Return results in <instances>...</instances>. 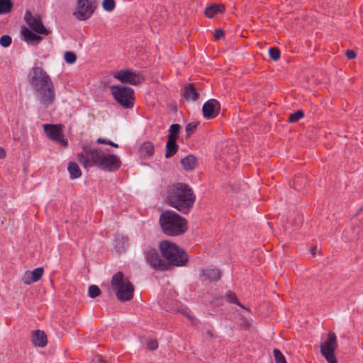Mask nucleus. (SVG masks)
<instances>
[{
    "mask_svg": "<svg viewBox=\"0 0 363 363\" xmlns=\"http://www.w3.org/2000/svg\"><path fill=\"white\" fill-rule=\"evenodd\" d=\"M65 60L68 64H73L77 60L76 55L71 51H67L65 53L64 56Z\"/></svg>",
    "mask_w": 363,
    "mask_h": 363,
    "instance_id": "31",
    "label": "nucleus"
},
{
    "mask_svg": "<svg viewBox=\"0 0 363 363\" xmlns=\"http://www.w3.org/2000/svg\"><path fill=\"white\" fill-rule=\"evenodd\" d=\"M154 152V145L150 142H145L140 146V155L143 157L151 156Z\"/></svg>",
    "mask_w": 363,
    "mask_h": 363,
    "instance_id": "22",
    "label": "nucleus"
},
{
    "mask_svg": "<svg viewBox=\"0 0 363 363\" xmlns=\"http://www.w3.org/2000/svg\"><path fill=\"white\" fill-rule=\"evenodd\" d=\"M226 298L228 300V301L230 302V303H237L239 306H240V304L239 303L237 302V298L235 296V295L231 292H228L227 294H226Z\"/></svg>",
    "mask_w": 363,
    "mask_h": 363,
    "instance_id": "39",
    "label": "nucleus"
},
{
    "mask_svg": "<svg viewBox=\"0 0 363 363\" xmlns=\"http://www.w3.org/2000/svg\"><path fill=\"white\" fill-rule=\"evenodd\" d=\"M114 78L123 83L136 85L143 81V77L130 69L117 71L113 74Z\"/></svg>",
    "mask_w": 363,
    "mask_h": 363,
    "instance_id": "13",
    "label": "nucleus"
},
{
    "mask_svg": "<svg viewBox=\"0 0 363 363\" xmlns=\"http://www.w3.org/2000/svg\"><path fill=\"white\" fill-rule=\"evenodd\" d=\"M111 286L116 292V297L121 301H129L133 296L134 288L128 279L121 272H117L113 275Z\"/></svg>",
    "mask_w": 363,
    "mask_h": 363,
    "instance_id": "5",
    "label": "nucleus"
},
{
    "mask_svg": "<svg viewBox=\"0 0 363 363\" xmlns=\"http://www.w3.org/2000/svg\"><path fill=\"white\" fill-rule=\"evenodd\" d=\"M180 130L179 124H172L169 130L168 139L177 140Z\"/></svg>",
    "mask_w": 363,
    "mask_h": 363,
    "instance_id": "26",
    "label": "nucleus"
},
{
    "mask_svg": "<svg viewBox=\"0 0 363 363\" xmlns=\"http://www.w3.org/2000/svg\"><path fill=\"white\" fill-rule=\"evenodd\" d=\"M145 253L147 262L153 268L164 269L166 267L165 263L162 260L156 250L149 248Z\"/></svg>",
    "mask_w": 363,
    "mask_h": 363,
    "instance_id": "15",
    "label": "nucleus"
},
{
    "mask_svg": "<svg viewBox=\"0 0 363 363\" xmlns=\"http://www.w3.org/2000/svg\"><path fill=\"white\" fill-rule=\"evenodd\" d=\"M11 43V38L8 35H2L0 38V45L2 47H9Z\"/></svg>",
    "mask_w": 363,
    "mask_h": 363,
    "instance_id": "35",
    "label": "nucleus"
},
{
    "mask_svg": "<svg viewBox=\"0 0 363 363\" xmlns=\"http://www.w3.org/2000/svg\"><path fill=\"white\" fill-rule=\"evenodd\" d=\"M147 347L150 350H155L158 347L157 342L155 340H148L146 342Z\"/></svg>",
    "mask_w": 363,
    "mask_h": 363,
    "instance_id": "37",
    "label": "nucleus"
},
{
    "mask_svg": "<svg viewBox=\"0 0 363 363\" xmlns=\"http://www.w3.org/2000/svg\"><path fill=\"white\" fill-rule=\"evenodd\" d=\"M225 9V6L222 4H213L205 9V15L208 18H213L216 14L222 13Z\"/></svg>",
    "mask_w": 363,
    "mask_h": 363,
    "instance_id": "21",
    "label": "nucleus"
},
{
    "mask_svg": "<svg viewBox=\"0 0 363 363\" xmlns=\"http://www.w3.org/2000/svg\"><path fill=\"white\" fill-rule=\"evenodd\" d=\"M115 6L116 4L114 0H104L102 2L103 9L108 12L113 11Z\"/></svg>",
    "mask_w": 363,
    "mask_h": 363,
    "instance_id": "29",
    "label": "nucleus"
},
{
    "mask_svg": "<svg viewBox=\"0 0 363 363\" xmlns=\"http://www.w3.org/2000/svg\"><path fill=\"white\" fill-rule=\"evenodd\" d=\"M28 81L33 90L45 86L47 84L52 82L49 74L38 66H34L31 69L28 74Z\"/></svg>",
    "mask_w": 363,
    "mask_h": 363,
    "instance_id": "8",
    "label": "nucleus"
},
{
    "mask_svg": "<svg viewBox=\"0 0 363 363\" xmlns=\"http://www.w3.org/2000/svg\"><path fill=\"white\" fill-rule=\"evenodd\" d=\"M202 275L210 281H217L220 278V273L216 269H207L202 272Z\"/></svg>",
    "mask_w": 363,
    "mask_h": 363,
    "instance_id": "24",
    "label": "nucleus"
},
{
    "mask_svg": "<svg viewBox=\"0 0 363 363\" xmlns=\"http://www.w3.org/2000/svg\"><path fill=\"white\" fill-rule=\"evenodd\" d=\"M43 268L38 267L33 271H27L24 273L22 279L25 284H30L31 283L36 282L40 279L43 274Z\"/></svg>",
    "mask_w": 363,
    "mask_h": 363,
    "instance_id": "16",
    "label": "nucleus"
},
{
    "mask_svg": "<svg viewBox=\"0 0 363 363\" xmlns=\"http://www.w3.org/2000/svg\"><path fill=\"white\" fill-rule=\"evenodd\" d=\"M273 353L276 363H287L284 356L279 350L274 349Z\"/></svg>",
    "mask_w": 363,
    "mask_h": 363,
    "instance_id": "30",
    "label": "nucleus"
},
{
    "mask_svg": "<svg viewBox=\"0 0 363 363\" xmlns=\"http://www.w3.org/2000/svg\"><path fill=\"white\" fill-rule=\"evenodd\" d=\"M12 6L13 4L11 0H0V14L9 13Z\"/></svg>",
    "mask_w": 363,
    "mask_h": 363,
    "instance_id": "27",
    "label": "nucleus"
},
{
    "mask_svg": "<svg viewBox=\"0 0 363 363\" xmlns=\"http://www.w3.org/2000/svg\"><path fill=\"white\" fill-rule=\"evenodd\" d=\"M182 313L193 322L194 318L187 310H184Z\"/></svg>",
    "mask_w": 363,
    "mask_h": 363,
    "instance_id": "43",
    "label": "nucleus"
},
{
    "mask_svg": "<svg viewBox=\"0 0 363 363\" xmlns=\"http://www.w3.org/2000/svg\"><path fill=\"white\" fill-rule=\"evenodd\" d=\"M111 94L117 102L123 108H131L134 105V91L125 86H110Z\"/></svg>",
    "mask_w": 363,
    "mask_h": 363,
    "instance_id": "6",
    "label": "nucleus"
},
{
    "mask_svg": "<svg viewBox=\"0 0 363 363\" xmlns=\"http://www.w3.org/2000/svg\"><path fill=\"white\" fill-rule=\"evenodd\" d=\"M43 126L50 140L57 142L62 147L67 146V140L62 138V125L44 124Z\"/></svg>",
    "mask_w": 363,
    "mask_h": 363,
    "instance_id": "11",
    "label": "nucleus"
},
{
    "mask_svg": "<svg viewBox=\"0 0 363 363\" xmlns=\"http://www.w3.org/2000/svg\"><path fill=\"white\" fill-rule=\"evenodd\" d=\"M337 347V337L335 333L329 332L328 339L320 345V352L328 363H337L334 352Z\"/></svg>",
    "mask_w": 363,
    "mask_h": 363,
    "instance_id": "10",
    "label": "nucleus"
},
{
    "mask_svg": "<svg viewBox=\"0 0 363 363\" xmlns=\"http://www.w3.org/2000/svg\"><path fill=\"white\" fill-rule=\"evenodd\" d=\"M203 117L211 119L216 117L220 111V104L215 99H211L206 101L202 108Z\"/></svg>",
    "mask_w": 363,
    "mask_h": 363,
    "instance_id": "14",
    "label": "nucleus"
},
{
    "mask_svg": "<svg viewBox=\"0 0 363 363\" xmlns=\"http://www.w3.org/2000/svg\"><path fill=\"white\" fill-rule=\"evenodd\" d=\"M198 123H189L186 125L185 131L186 133L187 136H190L196 129Z\"/></svg>",
    "mask_w": 363,
    "mask_h": 363,
    "instance_id": "36",
    "label": "nucleus"
},
{
    "mask_svg": "<svg viewBox=\"0 0 363 363\" xmlns=\"http://www.w3.org/2000/svg\"><path fill=\"white\" fill-rule=\"evenodd\" d=\"M33 92L38 101L45 108L52 105L55 100V91L52 82L47 84L45 86H40L33 90Z\"/></svg>",
    "mask_w": 363,
    "mask_h": 363,
    "instance_id": "9",
    "label": "nucleus"
},
{
    "mask_svg": "<svg viewBox=\"0 0 363 363\" xmlns=\"http://www.w3.org/2000/svg\"><path fill=\"white\" fill-rule=\"evenodd\" d=\"M166 152H165V157L167 158H169L174 155L178 150V146L176 143L175 140H170L168 139L166 146Z\"/></svg>",
    "mask_w": 363,
    "mask_h": 363,
    "instance_id": "23",
    "label": "nucleus"
},
{
    "mask_svg": "<svg viewBox=\"0 0 363 363\" xmlns=\"http://www.w3.org/2000/svg\"><path fill=\"white\" fill-rule=\"evenodd\" d=\"M346 55L349 59H351V60L354 59L356 57V53L354 52V51L351 50H347L346 51Z\"/></svg>",
    "mask_w": 363,
    "mask_h": 363,
    "instance_id": "42",
    "label": "nucleus"
},
{
    "mask_svg": "<svg viewBox=\"0 0 363 363\" xmlns=\"http://www.w3.org/2000/svg\"><path fill=\"white\" fill-rule=\"evenodd\" d=\"M304 114L303 112L301 110L297 111L296 112L291 113L289 117V121L291 123H295L302 118Z\"/></svg>",
    "mask_w": 363,
    "mask_h": 363,
    "instance_id": "32",
    "label": "nucleus"
},
{
    "mask_svg": "<svg viewBox=\"0 0 363 363\" xmlns=\"http://www.w3.org/2000/svg\"><path fill=\"white\" fill-rule=\"evenodd\" d=\"M77 157L79 163L86 169L95 166L104 171L113 172L121 164L118 157L108 153L107 150L86 145L82 147V151Z\"/></svg>",
    "mask_w": 363,
    "mask_h": 363,
    "instance_id": "1",
    "label": "nucleus"
},
{
    "mask_svg": "<svg viewBox=\"0 0 363 363\" xmlns=\"http://www.w3.org/2000/svg\"><path fill=\"white\" fill-rule=\"evenodd\" d=\"M196 196L191 187L187 184L178 183L169 190L167 202L179 211L186 213L193 206Z\"/></svg>",
    "mask_w": 363,
    "mask_h": 363,
    "instance_id": "2",
    "label": "nucleus"
},
{
    "mask_svg": "<svg viewBox=\"0 0 363 363\" xmlns=\"http://www.w3.org/2000/svg\"><path fill=\"white\" fill-rule=\"evenodd\" d=\"M6 151L4 148L0 147V159H3L6 157Z\"/></svg>",
    "mask_w": 363,
    "mask_h": 363,
    "instance_id": "44",
    "label": "nucleus"
},
{
    "mask_svg": "<svg viewBox=\"0 0 363 363\" xmlns=\"http://www.w3.org/2000/svg\"><path fill=\"white\" fill-rule=\"evenodd\" d=\"M224 35V31L223 30H216L215 31V34H214V37L216 40H218L220 39V38H222L223 36Z\"/></svg>",
    "mask_w": 363,
    "mask_h": 363,
    "instance_id": "41",
    "label": "nucleus"
},
{
    "mask_svg": "<svg viewBox=\"0 0 363 363\" xmlns=\"http://www.w3.org/2000/svg\"><path fill=\"white\" fill-rule=\"evenodd\" d=\"M269 55L273 60H278L280 57V51L276 48H271L269 50Z\"/></svg>",
    "mask_w": 363,
    "mask_h": 363,
    "instance_id": "34",
    "label": "nucleus"
},
{
    "mask_svg": "<svg viewBox=\"0 0 363 363\" xmlns=\"http://www.w3.org/2000/svg\"><path fill=\"white\" fill-rule=\"evenodd\" d=\"M67 170L72 179L79 178L82 175L81 169L75 162H70L68 165Z\"/></svg>",
    "mask_w": 363,
    "mask_h": 363,
    "instance_id": "25",
    "label": "nucleus"
},
{
    "mask_svg": "<svg viewBox=\"0 0 363 363\" xmlns=\"http://www.w3.org/2000/svg\"><path fill=\"white\" fill-rule=\"evenodd\" d=\"M160 250L162 256L172 265L184 266L188 262V256L184 250L177 245L167 240L162 241Z\"/></svg>",
    "mask_w": 363,
    "mask_h": 363,
    "instance_id": "4",
    "label": "nucleus"
},
{
    "mask_svg": "<svg viewBox=\"0 0 363 363\" xmlns=\"http://www.w3.org/2000/svg\"><path fill=\"white\" fill-rule=\"evenodd\" d=\"M128 242V239L125 238H118L116 240L115 248L118 252H123L125 249V244Z\"/></svg>",
    "mask_w": 363,
    "mask_h": 363,
    "instance_id": "28",
    "label": "nucleus"
},
{
    "mask_svg": "<svg viewBox=\"0 0 363 363\" xmlns=\"http://www.w3.org/2000/svg\"><path fill=\"white\" fill-rule=\"evenodd\" d=\"M160 223L162 232L167 235H180L187 230L186 220L172 211L162 212L160 217Z\"/></svg>",
    "mask_w": 363,
    "mask_h": 363,
    "instance_id": "3",
    "label": "nucleus"
},
{
    "mask_svg": "<svg viewBox=\"0 0 363 363\" xmlns=\"http://www.w3.org/2000/svg\"><path fill=\"white\" fill-rule=\"evenodd\" d=\"M96 359H97V361H99L102 363L105 362V360L104 359L103 357L101 355L97 356Z\"/></svg>",
    "mask_w": 363,
    "mask_h": 363,
    "instance_id": "45",
    "label": "nucleus"
},
{
    "mask_svg": "<svg viewBox=\"0 0 363 363\" xmlns=\"http://www.w3.org/2000/svg\"><path fill=\"white\" fill-rule=\"evenodd\" d=\"M315 251H316V247H314V248H313V249L311 250V253H312V254H315Z\"/></svg>",
    "mask_w": 363,
    "mask_h": 363,
    "instance_id": "46",
    "label": "nucleus"
},
{
    "mask_svg": "<svg viewBox=\"0 0 363 363\" xmlns=\"http://www.w3.org/2000/svg\"><path fill=\"white\" fill-rule=\"evenodd\" d=\"M47 342V336L43 331L35 330L33 333L32 342L35 346L43 347L46 345Z\"/></svg>",
    "mask_w": 363,
    "mask_h": 363,
    "instance_id": "17",
    "label": "nucleus"
},
{
    "mask_svg": "<svg viewBox=\"0 0 363 363\" xmlns=\"http://www.w3.org/2000/svg\"><path fill=\"white\" fill-rule=\"evenodd\" d=\"M240 327L243 330H249L250 328V323L248 320H244L241 324Z\"/></svg>",
    "mask_w": 363,
    "mask_h": 363,
    "instance_id": "40",
    "label": "nucleus"
},
{
    "mask_svg": "<svg viewBox=\"0 0 363 363\" xmlns=\"http://www.w3.org/2000/svg\"><path fill=\"white\" fill-rule=\"evenodd\" d=\"M24 20L29 28L38 34L48 35V30L45 28L41 18L38 15H33L30 11H27L24 16Z\"/></svg>",
    "mask_w": 363,
    "mask_h": 363,
    "instance_id": "12",
    "label": "nucleus"
},
{
    "mask_svg": "<svg viewBox=\"0 0 363 363\" xmlns=\"http://www.w3.org/2000/svg\"><path fill=\"white\" fill-rule=\"evenodd\" d=\"M96 142H97L98 143H100V144H106V145H111V146H112V147H118V144H116V143H113V142H111V141L106 140L102 139V138H98V139L96 140Z\"/></svg>",
    "mask_w": 363,
    "mask_h": 363,
    "instance_id": "38",
    "label": "nucleus"
},
{
    "mask_svg": "<svg viewBox=\"0 0 363 363\" xmlns=\"http://www.w3.org/2000/svg\"><path fill=\"white\" fill-rule=\"evenodd\" d=\"M101 293L100 289L96 285H91L89 288V296L91 298H96L99 296Z\"/></svg>",
    "mask_w": 363,
    "mask_h": 363,
    "instance_id": "33",
    "label": "nucleus"
},
{
    "mask_svg": "<svg viewBox=\"0 0 363 363\" xmlns=\"http://www.w3.org/2000/svg\"><path fill=\"white\" fill-rule=\"evenodd\" d=\"M181 163L184 169L191 171L195 169L197 164V160L193 155H189L181 160Z\"/></svg>",
    "mask_w": 363,
    "mask_h": 363,
    "instance_id": "20",
    "label": "nucleus"
},
{
    "mask_svg": "<svg viewBox=\"0 0 363 363\" xmlns=\"http://www.w3.org/2000/svg\"><path fill=\"white\" fill-rule=\"evenodd\" d=\"M183 96L185 99L191 101H196L199 97V93L192 84H188L184 87Z\"/></svg>",
    "mask_w": 363,
    "mask_h": 363,
    "instance_id": "19",
    "label": "nucleus"
},
{
    "mask_svg": "<svg viewBox=\"0 0 363 363\" xmlns=\"http://www.w3.org/2000/svg\"><path fill=\"white\" fill-rule=\"evenodd\" d=\"M22 35L25 41L28 43H37L41 40L42 38L34 33L30 28H24L21 30Z\"/></svg>",
    "mask_w": 363,
    "mask_h": 363,
    "instance_id": "18",
    "label": "nucleus"
},
{
    "mask_svg": "<svg viewBox=\"0 0 363 363\" xmlns=\"http://www.w3.org/2000/svg\"><path fill=\"white\" fill-rule=\"evenodd\" d=\"M362 208H363V206H362Z\"/></svg>",
    "mask_w": 363,
    "mask_h": 363,
    "instance_id": "47",
    "label": "nucleus"
},
{
    "mask_svg": "<svg viewBox=\"0 0 363 363\" xmlns=\"http://www.w3.org/2000/svg\"><path fill=\"white\" fill-rule=\"evenodd\" d=\"M96 6L97 0H77L73 15L79 21H86L94 13Z\"/></svg>",
    "mask_w": 363,
    "mask_h": 363,
    "instance_id": "7",
    "label": "nucleus"
}]
</instances>
